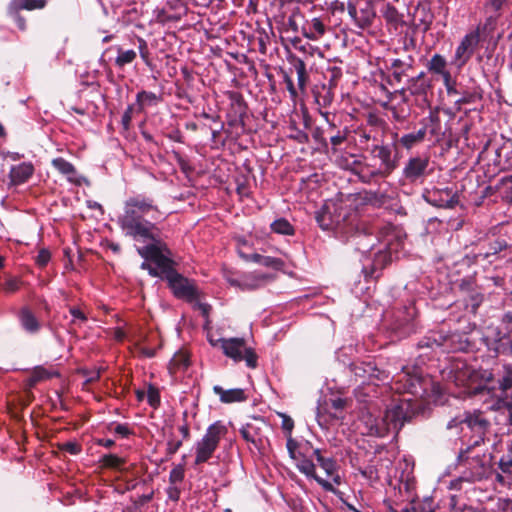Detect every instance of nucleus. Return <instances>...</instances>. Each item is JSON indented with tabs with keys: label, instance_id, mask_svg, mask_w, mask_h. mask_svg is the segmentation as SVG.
<instances>
[{
	"label": "nucleus",
	"instance_id": "9d476101",
	"mask_svg": "<svg viewBox=\"0 0 512 512\" xmlns=\"http://www.w3.org/2000/svg\"><path fill=\"white\" fill-rule=\"evenodd\" d=\"M347 12L353 25L363 30L370 28L376 18L372 0H348Z\"/></svg>",
	"mask_w": 512,
	"mask_h": 512
},
{
	"label": "nucleus",
	"instance_id": "4d7b16f0",
	"mask_svg": "<svg viewBox=\"0 0 512 512\" xmlns=\"http://www.w3.org/2000/svg\"><path fill=\"white\" fill-rule=\"evenodd\" d=\"M287 443H286V447H287V450H288V453H289V456L293 459V460H299V451H297V449L299 448V443L297 440H295L292 435H287Z\"/></svg>",
	"mask_w": 512,
	"mask_h": 512
},
{
	"label": "nucleus",
	"instance_id": "09e8293b",
	"mask_svg": "<svg viewBox=\"0 0 512 512\" xmlns=\"http://www.w3.org/2000/svg\"><path fill=\"white\" fill-rule=\"evenodd\" d=\"M138 44H139L138 50H139L141 59L143 60V62L145 63L146 66L152 67L150 51H149L148 44H147L146 40H144L143 38H138Z\"/></svg>",
	"mask_w": 512,
	"mask_h": 512
},
{
	"label": "nucleus",
	"instance_id": "423d86ee",
	"mask_svg": "<svg viewBox=\"0 0 512 512\" xmlns=\"http://www.w3.org/2000/svg\"><path fill=\"white\" fill-rule=\"evenodd\" d=\"M469 346L467 335L459 332L445 334L440 331H432L417 343V349L423 351L419 355L420 357L428 356L430 352L436 350L446 353L466 351Z\"/></svg>",
	"mask_w": 512,
	"mask_h": 512
},
{
	"label": "nucleus",
	"instance_id": "a18cd8bd",
	"mask_svg": "<svg viewBox=\"0 0 512 512\" xmlns=\"http://www.w3.org/2000/svg\"><path fill=\"white\" fill-rule=\"evenodd\" d=\"M260 265L276 271H282L285 267V262L281 258L264 256Z\"/></svg>",
	"mask_w": 512,
	"mask_h": 512
},
{
	"label": "nucleus",
	"instance_id": "69168bd1",
	"mask_svg": "<svg viewBox=\"0 0 512 512\" xmlns=\"http://www.w3.org/2000/svg\"><path fill=\"white\" fill-rule=\"evenodd\" d=\"M282 74H283V80L286 84V88H287V91L289 92L290 96L292 98H297L298 97V91H297V88L295 87L294 83H293V80L290 76L289 73H287L286 71H282Z\"/></svg>",
	"mask_w": 512,
	"mask_h": 512
},
{
	"label": "nucleus",
	"instance_id": "c85d7f7f",
	"mask_svg": "<svg viewBox=\"0 0 512 512\" xmlns=\"http://www.w3.org/2000/svg\"><path fill=\"white\" fill-rule=\"evenodd\" d=\"M229 100L231 101V114L235 118H239L240 120H243V118L247 114V104L242 96L241 93L236 91H229L227 93Z\"/></svg>",
	"mask_w": 512,
	"mask_h": 512
},
{
	"label": "nucleus",
	"instance_id": "3c124183",
	"mask_svg": "<svg viewBox=\"0 0 512 512\" xmlns=\"http://www.w3.org/2000/svg\"><path fill=\"white\" fill-rule=\"evenodd\" d=\"M441 77L443 79V84L449 96L459 94V91L457 90L456 87V80L452 78L450 72L444 73V75H442Z\"/></svg>",
	"mask_w": 512,
	"mask_h": 512
},
{
	"label": "nucleus",
	"instance_id": "f8f14e48",
	"mask_svg": "<svg viewBox=\"0 0 512 512\" xmlns=\"http://www.w3.org/2000/svg\"><path fill=\"white\" fill-rule=\"evenodd\" d=\"M430 159L428 156H413L405 163L402 170L403 179L410 183H422L426 176L429 175L428 167Z\"/></svg>",
	"mask_w": 512,
	"mask_h": 512
},
{
	"label": "nucleus",
	"instance_id": "0e129e2a",
	"mask_svg": "<svg viewBox=\"0 0 512 512\" xmlns=\"http://www.w3.org/2000/svg\"><path fill=\"white\" fill-rule=\"evenodd\" d=\"M51 259V253L48 249H41L36 256L35 262L40 268H44L47 266Z\"/></svg>",
	"mask_w": 512,
	"mask_h": 512
},
{
	"label": "nucleus",
	"instance_id": "7ed1b4c3",
	"mask_svg": "<svg viewBox=\"0 0 512 512\" xmlns=\"http://www.w3.org/2000/svg\"><path fill=\"white\" fill-rule=\"evenodd\" d=\"M137 252L142 258L149 260L161 269L168 287L176 298L188 302L198 299L199 292L195 281L184 277L176 271L174 260L165 255L167 253L165 248L159 249L155 245H145L137 248Z\"/></svg>",
	"mask_w": 512,
	"mask_h": 512
},
{
	"label": "nucleus",
	"instance_id": "f3484780",
	"mask_svg": "<svg viewBox=\"0 0 512 512\" xmlns=\"http://www.w3.org/2000/svg\"><path fill=\"white\" fill-rule=\"evenodd\" d=\"M415 58L407 55L405 58H396L391 61L390 70L392 71L391 77L388 79L390 85L400 83L403 77L408 76V72L414 68Z\"/></svg>",
	"mask_w": 512,
	"mask_h": 512
},
{
	"label": "nucleus",
	"instance_id": "5701e85b",
	"mask_svg": "<svg viewBox=\"0 0 512 512\" xmlns=\"http://www.w3.org/2000/svg\"><path fill=\"white\" fill-rule=\"evenodd\" d=\"M59 376L60 374L57 371L48 370L43 366H36L32 369L30 376L25 380V389L31 390L38 383Z\"/></svg>",
	"mask_w": 512,
	"mask_h": 512
},
{
	"label": "nucleus",
	"instance_id": "bf43d9fd",
	"mask_svg": "<svg viewBox=\"0 0 512 512\" xmlns=\"http://www.w3.org/2000/svg\"><path fill=\"white\" fill-rule=\"evenodd\" d=\"M134 112V105H128L121 118V125L125 132H128L131 127L132 115Z\"/></svg>",
	"mask_w": 512,
	"mask_h": 512
},
{
	"label": "nucleus",
	"instance_id": "a878e982",
	"mask_svg": "<svg viewBox=\"0 0 512 512\" xmlns=\"http://www.w3.org/2000/svg\"><path fill=\"white\" fill-rule=\"evenodd\" d=\"M213 392L219 396L223 403L243 402L247 399L244 390L241 388L225 390L221 386L215 385Z\"/></svg>",
	"mask_w": 512,
	"mask_h": 512
},
{
	"label": "nucleus",
	"instance_id": "a19ab883",
	"mask_svg": "<svg viewBox=\"0 0 512 512\" xmlns=\"http://www.w3.org/2000/svg\"><path fill=\"white\" fill-rule=\"evenodd\" d=\"M117 57L115 59V65L119 68L124 67L127 64H131L137 57L134 50H123L121 47H117Z\"/></svg>",
	"mask_w": 512,
	"mask_h": 512
},
{
	"label": "nucleus",
	"instance_id": "0eeeda50",
	"mask_svg": "<svg viewBox=\"0 0 512 512\" xmlns=\"http://www.w3.org/2000/svg\"><path fill=\"white\" fill-rule=\"evenodd\" d=\"M464 424L473 434L474 441L468 445L465 449H461L457 456V462L459 465L470 464L469 461L479 463L481 457L479 455L470 458L469 454L473 448L480 446L485 442L486 434L490 429V421L484 416L481 410L464 411L463 420Z\"/></svg>",
	"mask_w": 512,
	"mask_h": 512
},
{
	"label": "nucleus",
	"instance_id": "ea45409f",
	"mask_svg": "<svg viewBox=\"0 0 512 512\" xmlns=\"http://www.w3.org/2000/svg\"><path fill=\"white\" fill-rule=\"evenodd\" d=\"M100 463L103 468L121 470L126 463V459L115 454H105L102 456Z\"/></svg>",
	"mask_w": 512,
	"mask_h": 512
},
{
	"label": "nucleus",
	"instance_id": "412c9836",
	"mask_svg": "<svg viewBox=\"0 0 512 512\" xmlns=\"http://www.w3.org/2000/svg\"><path fill=\"white\" fill-rule=\"evenodd\" d=\"M34 166L31 162H23L11 167L9 178L12 184L21 185L26 183L34 174Z\"/></svg>",
	"mask_w": 512,
	"mask_h": 512
},
{
	"label": "nucleus",
	"instance_id": "7c9ffc66",
	"mask_svg": "<svg viewBox=\"0 0 512 512\" xmlns=\"http://www.w3.org/2000/svg\"><path fill=\"white\" fill-rule=\"evenodd\" d=\"M303 31L306 38L316 41L326 33V25L320 18L315 17L303 27Z\"/></svg>",
	"mask_w": 512,
	"mask_h": 512
},
{
	"label": "nucleus",
	"instance_id": "5fc2aeb1",
	"mask_svg": "<svg viewBox=\"0 0 512 512\" xmlns=\"http://www.w3.org/2000/svg\"><path fill=\"white\" fill-rule=\"evenodd\" d=\"M463 413L453 417L446 424V430L454 431L456 435H458L462 431V426L464 425Z\"/></svg>",
	"mask_w": 512,
	"mask_h": 512
},
{
	"label": "nucleus",
	"instance_id": "f03ea898",
	"mask_svg": "<svg viewBox=\"0 0 512 512\" xmlns=\"http://www.w3.org/2000/svg\"><path fill=\"white\" fill-rule=\"evenodd\" d=\"M398 133H393L391 143L373 144L368 148L372 159L378 160L379 165L354 160L352 171L361 182L370 184L378 179L389 177L399 166Z\"/></svg>",
	"mask_w": 512,
	"mask_h": 512
},
{
	"label": "nucleus",
	"instance_id": "4468645a",
	"mask_svg": "<svg viewBox=\"0 0 512 512\" xmlns=\"http://www.w3.org/2000/svg\"><path fill=\"white\" fill-rule=\"evenodd\" d=\"M387 236L389 237L386 240V249L387 250H379L373 259V262L370 266V268L364 267L362 269V273L364 274V278L366 281H369L370 279H378L380 277V271L384 269L388 264L392 261L391 256V245L393 239H398V236L394 233L387 232Z\"/></svg>",
	"mask_w": 512,
	"mask_h": 512
},
{
	"label": "nucleus",
	"instance_id": "13d9d810",
	"mask_svg": "<svg viewBox=\"0 0 512 512\" xmlns=\"http://www.w3.org/2000/svg\"><path fill=\"white\" fill-rule=\"evenodd\" d=\"M383 107L391 111L393 119L397 122H404L409 116V112H405L403 108L388 106L387 104H384Z\"/></svg>",
	"mask_w": 512,
	"mask_h": 512
},
{
	"label": "nucleus",
	"instance_id": "338daca9",
	"mask_svg": "<svg viewBox=\"0 0 512 512\" xmlns=\"http://www.w3.org/2000/svg\"><path fill=\"white\" fill-rule=\"evenodd\" d=\"M280 416L282 418L281 428L285 432V435H292V430L294 428L293 419L284 413L280 414Z\"/></svg>",
	"mask_w": 512,
	"mask_h": 512
},
{
	"label": "nucleus",
	"instance_id": "052dcab7",
	"mask_svg": "<svg viewBox=\"0 0 512 512\" xmlns=\"http://www.w3.org/2000/svg\"><path fill=\"white\" fill-rule=\"evenodd\" d=\"M236 283L242 290L252 291L260 288V284L256 283V281L252 278V274L245 276L242 281Z\"/></svg>",
	"mask_w": 512,
	"mask_h": 512
},
{
	"label": "nucleus",
	"instance_id": "c9c22d12",
	"mask_svg": "<svg viewBox=\"0 0 512 512\" xmlns=\"http://www.w3.org/2000/svg\"><path fill=\"white\" fill-rule=\"evenodd\" d=\"M447 61L440 54H434L431 59L427 63V69L429 72L437 75H444V73L449 72L446 69Z\"/></svg>",
	"mask_w": 512,
	"mask_h": 512
},
{
	"label": "nucleus",
	"instance_id": "6e6552de",
	"mask_svg": "<svg viewBox=\"0 0 512 512\" xmlns=\"http://www.w3.org/2000/svg\"><path fill=\"white\" fill-rule=\"evenodd\" d=\"M227 432V427L221 421H216L208 426L204 436L195 444V466L206 463L212 458L220 444L221 438Z\"/></svg>",
	"mask_w": 512,
	"mask_h": 512
},
{
	"label": "nucleus",
	"instance_id": "8fccbe9b",
	"mask_svg": "<svg viewBox=\"0 0 512 512\" xmlns=\"http://www.w3.org/2000/svg\"><path fill=\"white\" fill-rule=\"evenodd\" d=\"M166 455L171 457L174 455L182 446V440H175L174 432L171 430L168 436Z\"/></svg>",
	"mask_w": 512,
	"mask_h": 512
},
{
	"label": "nucleus",
	"instance_id": "603ef678",
	"mask_svg": "<svg viewBox=\"0 0 512 512\" xmlns=\"http://www.w3.org/2000/svg\"><path fill=\"white\" fill-rule=\"evenodd\" d=\"M508 244L505 240H495L489 244V250L484 254V258H488L491 255H496L499 252L505 250Z\"/></svg>",
	"mask_w": 512,
	"mask_h": 512
},
{
	"label": "nucleus",
	"instance_id": "49530a36",
	"mask_svg": "<svg viewBox=\"0 0 512 512\" xmlns=\"http://www.w3.org/2000/svg\"><path fill=\"white\" fill-rule=\"evenodd\" d=\"M185 477V468L182 464L176 465L169 474V483L170 485H175L177 483H181Z\"/></svg>",
	"mask_w": 512,
	"mask_h": 512
},
{
	"label": "nucleus",
	"instance_id": "bb28decb",
	"mask_svg": "<svg viewBox=\"0 0 512 512\" xmlns=\"http://www.w3.org/2000/svg\"><path fill=\"white\" fill-rule=\"evenodd\" d=\"M19 321L23 329L30 334L39 332L41 328L39 320L28 307L21 308L19 312Z\"/></svg>",
	"mask_w": 512,
	"mask_h": 512
},
{
	"label": "nucleus",
	"instance_id": "f257e3e1",
	"mask_svg": "<svg viewBox=\"0 0 512 512\" xmlns=\"http://www.w3.org/2000/svg\"><path fill=\"white\" fill-rule=\"evenodd\" d=\"M151 216L157 220L161 216L158 206L153 198L137 194L129 197L124 202L123 214L119 217V224L126 236L137 242H149L147 245H155L159 249L165 248L167 254H171L166 243L160 238V230L145 216Z\"/></svg>",
	"mask_w": 512,
	"mask_h": 512
},
{
	"label": "nucleus",
	"instance_id": "4be33fe9",
	"mask_svg": "<svg viewBox=\"0 0 512 512\" xmlns=\"http://www.w3.org/2000/svg\"><path fill=\"white\" fill-rule=\"evenodd\" d=\"M318 465L325 471L328 477L332 478V481L340 485L341 478L337 472V463L332 457H324L319 449H315L313 452Z\"/></svg>",
	"mask_w": 512,
	"mask_h": 512
},
{
	"label": "nucleus",
	"instance_id": "f704fd0d",
	"mask_svg": "<svg viewBox=\"0 0 512 512\" xmlns=\"http://www.w3.org/2000/svg\"><path fill=\"white\" fill-rule=\"evenodd\" d=\"M431 87V81H416L412 79H408L407 81V90L413 96L426 97Z\"/></svg>",
	"mask_w": 512,
	"mask_h": 512
},
{
	"label": "nucleus",
	"instance_id": "864d4df0",
	"mask_svg": "<svg viewBox=\"0 0 512 512\" xmlns=\"http://www.w3.org/2000/svg\"><path fill=\"white\" fill-rule=\"evenodd\" d=\"M508 0H490L489 3L487 4V6L491 7L493 9L494 12H496V16H490L487 21H486V24L485 26H488V25H492L494 24V22L496 21V18L500 15L499 12L500 10L502 9L503 5L507 2Z\"/></svg>",
	"mask_w": 512,
	"mask_h": 512
},
{
	"label": "nucleus",
	"instance_id": "37998d69",
	"mask_svg": "<svg viewBox=\"0 0 512 512\" xmlns=\"http://www.w3.org/2000/svg\"><path fill=\"white\" fill-rule=\"evenodd\" d=\"M410 509L413 510V512H435L431 498H425L422 501L413 499L410 502Z\"/></svg>",
	"mask_w": 512,
	"mask_h": 512
},
{
	"label": "nucleus",
	"instance_id": "393cba45",
	"mask_svg": "<svg viewBox=\"0 0 512 512\" xmlns=\"http://www.w3.org/2000/svg\"><path fill=\"white\" fill-rule=\"evenodd\" d=\"M421 129H425V135L429 132L433 138L440 140L444 136V133L441 127L439 113L437 111L430 112L429 116L422 120Z\"/></svg>",
	"mask_w": 512,
	"mask_h": 512
},
{
	"label": "nucleus",
	"instance_id": "cd10ccee",
	"mask_svg": "<svg viewBox=\"0 0 512 512\" xmlns=\"http://www.w3.org/2000/svg\"><path fill=\"white\" fill-rule=\"evenodd\" d=\"M495 164L502 169H512V141L504 142L495 151Z\"/></svg>",
	"mask_w": 512,
	"mask_h": 512
},
{
	"label": "nucleus",
	"instance_id": "4c0bfd02",
	"mask_svg": "<svg viewBox=\"0 0 512 512\" xmlns=\"http://www.w3.org/2000/svg\"><path fill=\"white\" fill-rule=\"evenodd\" d=\"M14 10H36L46 6V0H12Z\"/></svg>",
	"mask_w": 512,
	"mask_h": 512
},
{
	"label": "nucleus",
	"instance_id": "20e7f679",
	"mask_svg": "<svg viewBox=\"0 0 512 512\" xmlns=\"http://www.w3.org/2000/svg\"><path fill=\"white\" fill-rule=\"evenodd\" d=\"M315 220L323 230H333L344 235L351 234L357 245H360L361 241L368 237L364 233L355 231L357 215L342 205L325 204L315 212Z\"/></svg>",
	"mask_w": 512,
	"mask_h": 512
},
{
	"label": "nucleus",
	"instance_id": "9b49d317",
	"mask_svg": "<svg viewBox=\"0 0 512 512\" xmlns=\"http://www.w3.org/2000/svg\"><path fill=\"white\" fill-rule=\"evenodd\" d=\"M423 198L431 206L442 209H454L460 202L458 192L452 187H435L426 191Z\"/></svg>",
	"mask_w": 512,
	"mask_h": 512
},
{
	"label": "nucleus",
	"instance_id": "473e14b6",
	"mask_svg": "<svg viewBox=\"0 0 512 512\" xmlns=\"http://www.w3.org/2000/svg\"><path fill=\"white\" fill-rule=\"evenodd\" d=\"M425 140V129H419L415 132L397 137V145L400 144L403 148L410 150L413 147L421 144Z\"/></svg>",
	"mask_w": 512,
	"mask_h": 512
},
{
	"label": "nucleus",
	"instance_id": "680f3d73",
	"mask_svg": "<svg viewBox=\"0 0 512 512\" xmlns=\"http://www.w3.org/2000/svg\"><path fill=\"white\" fill-rule=\"evenodd\" d=\"M60 450L68 452L71 455H77L82 451V447L79 443L75 441H68L65 443H62L59 446Z\"/></svg>",
	"mask_w": 512,
	"mask_h": 512
},
{
	"label": "nucleus",
	"instance_id": "b1692460",
	"mask_svg": "<svg viewBox=\"0 0 512 512\" xmlns=\"http://www.w3.org/2000/svg\"><path fill=\"white\" fill-rule=\"evenodd\" d=\"M312 93L317 105L321 108L329 107L335 96V89L325 84H317L313 87Z\"/></svg>",
	"mask_w": 512,
	"mask_h": 512
},
{
	"label": "nucleus",
	"instance_id": "2f4dec72",
	"mask_svg": "<svg viewBox=\"0 0 512 512\" xmlns=\"http://www.w3.org/2000/svg\"><path fill=\"white\" fill-rule=\"evenodd\" d=\"M163 100L161 94L142 90L136 95V103L138 105V112H142L145 107L155 106Z\"/></svg>",
	"mask_w": 512,
	"mask_h": 512
},
{
	"label": "nucleus",
	"instance_id": "a211bd4d",
	"mask_svg": "<svg viewBox=\"0 0 512 512\" xmlns=\"http://www.w3.org/2000/svg\"><path fill=\"white\" fill-rule=\"evenodd\" d=\"M297 462L296 466L298 470L304 474L308 478H313L325 491L336 493V489L329 481L319 477L316 474L315 464L307 459L302 453H299V460H295Z\"/></svg>",
	"mask_w": 512,
	"mask_h": 512
},
{
	"label": "nucleus",
	"instance_id": "ddd939ff",
	"mask_svg": "<svg viewBox=\"0 0 512 512\" xmlns=\"http://www.w3.org/2000/svg\"><path fill=\"white\" fill-rule=\"evenodd\" d=\"M390 329L391 333L397 339H403L415 333L417 324L414 318V312L408 308L396 311L393 314Z\"/></svg>",
	"mask_w": 512,
	"mask_h": 512
},
{
	"label": "nucleus",
	"instance_id": "79ce46f5",
	"mask_svg": "<svg viewBox=\"0 0 512 512\" xmlns=\"http://www.w3.org/2000/svg\"><path fill=\"white\" fill-rule=\"evenodd\" d=\"M324 77L327 80V82L324 84L336 89V87L338 86L339 80L342 77V69L337 66L329 67L327 69Z\"/></svg>",
	"mask_w": 512,
	"mask_h": 512
},
{
	"label": "nucleus",
	"instance_id": "de8ad7c7",
	"mask_svg": "<svg viewBox=\"0 0 512 512\" xmlns=\"http://www.w3.org/2000/svg\"><path fill=\"white\" fill-rule=\"evenodd\" d=\"M8 14L9 16H11L14 21L16 22V25L17 27L21 30V31H25L26 28H27V25H26V20L25 18L20 14V12L22 10H14L13 9V3L10 2L9 5H8Z\"/></svg>",
	"mask_w": 512,
	"mask_h": 512
},
{
	"label": "nucleus",
	"instance_id": "58836bf2",
	"mask_svg": "<svg viewBox=\"0 0 512 512\" xmlns=\"http://www.w3.org/2000/svg\"><path fill=\"white\" fill-rule=\"evenodd\" d=\"M271 230L274 233L281 234V235H294L295 229L291 225V223L285 219V218H279L273 221L270 225Z\"/></svg>",
	"mask_w": 512,
	"mask_h": 512
},
{
	"label": "nucleus",
	"instance_id": "6ab92c4d",
	"mask_svg": "<svg viewBox=\"0 0 512 512\" xmlns=\"http://www.w3.org/2000/svg\"><path fill=\"white\" fill-rule=\"evenodd\" d=\"M491 348L497 355L512 356V331L497 330Z\"/></svg>",
	"mask_w": 512,
	"mask_h": 512
},
{
	"label": "nucleus",
	"instance_id": "2eb2a0df",
	"mask_svg": "<svg viewBox=\"0 0 512 512\" xmlns=\"http://www.w3.org/2000/svg\"><path fill=\"white\" fill-rule=\"evenodd\" d=\"M480 41L479 28L464 36L454 55V64L461 69L471 59Z\"/></svg>",
	"mask_w": 512,
	"mask_h": 512
},
{
	"label": "nucleus",
	"instance_id": "e2e57ef3",
	"mask_svg": "<svg viewBox=\"0 0 512 512\" xmlns=\"http://www.w3.org/2000/svg\"><path fill=\"white\" fill-rule=\"evenodd\" d=\"M498 467L505 474L512 473V452H509L507 456L501 457Z\"/></svg>",
	"mask_w": 512,
	"mask_h": 512
},
{
	"label": "nucleus",
	"instance_id": "1a4fd4ad",
	"mask_svg": "<svg viewBox=\"0 0 512 512\" xmlns=\"http://www.w3.org/2000/svg\"><path fill=\"white\" fill-rule=\"evenodd\" d=\"M217 342H220V347L225 356L231 358L235 362L245 361L246 365L255 369L257 367L258 356L253 348L247 347L244 338H219Z\"/></svg>",
	"mask_w": 512,
	"mask_h": 512
},
{
	"label": "nucleus",
	"instance_id": "39448f33",
	"mask_svg": "<svg viewBox=\"0 0 512 512\" xmlns=\"http://www.w3.org/2000/svg\"><path fill=\"white\" fill-rule=\"evenodd\" d=\"M418 413L416 403L410 399H399L387 407L381 424L371 426L370 435L385 437L390 431L396 434L405 423L410 422Z\"/></svg>",
	"mask_w": 512,
	"mask_h": 512
},
{
	"label": "nucleus",
	"instance_id": "6e6d98bb",
	"mask_svg": "<svg viewBox=\"0 0 512 512\" xmlns=\"http://www.w3.org/2000/svg\"><path fill=\"white\" fill-rule=\"evenodd\" d=\"M22 284L23 282L19 278L13 277L7 279L3 284L2 288L4 292L12 294L17 292L21 288Z\"/></svg>",
	"mask_w": 512,
	"mask_h": 512
},
{
	"label": "nucleus",
	"instance_id": "774afa93",
	"mask_svg": "<svg viewBox=\"0 0 512 512\" xmlns=\"http://www.w3.org/2000/svg\"><path fill=\"white\" fill-rule=\"evenodd\" d=\"M172 364L176 366L177 368L180 367H188L189 366V358L184 353H178L176 354L172 359Z\"/></svg>",
	"mask_w": 512,
	"mask_h": 512
},
{
	"label": "nucleus",
	"instance_id": "c756f323",
	"mask_svg": "<svg viewBox=\"0 0 512 512\" xmlns=\"http://www.w3.org/2000/svg\"><path fill=\"white\" fill-rule=\"evenodd\" d=\"M381 13L386 24L393 27L394 29H397L404 23L403 14L400 13L398 9L391 3L384 4L381 9Z\"/></svg>",
	"mask_w": 512,
	"mask_h": 512
},
{
	"label": "nucleus",
	"instance_id": "72a5a7b5",
	"mask_svg": "<svg viewBox=\"0 0 512 512\" xmlns=\"http://www.w3.org/2000/svg\"><path fill=\"white\" fill-rule=\"evenodd\" d=\"M52 166L66 176L68 181L75 182L76 168L72 163L62 157H57L52 160Z\"/></svg>",
	"mask_w": 512,
	"mask_h": 512
},
{
	"label": "nucleus",
	"instance_id": "aec40b11",
	"mask_svg": "<svg viewBox=\"0 0 512 512\" xmlns=\"http://www.w3.org/2000/svg\"><path fill=\"white\" fill-rule=\"evenodd\" d=\"M287 61L297 74L298 89L304 93L309 82V74L306 69V63L293 53L288 54Z\"/></svg>",
	"mask_w": 512,
	"mask_h": 512
},
{
	"label": "nucleus",
	"instance_id": "e433bc0d",
	"mask_svg": "<svg viewBox=\"0 0 512 512\" xmlns=\"http://www.w3.org/2000/svg\"><path fill=\"white\" fill-rule=\"evenodd\" d=\"M497 383L499 390L504 393L512 389V364H504L502 366V373L499 376Z\"/></svg>",
	"mask_w": 512,
	"mask_h": 512
},
{
	"label": "nucleus",
	"instance_id": "dca6fc26",
	"mask_svg": "<svg viewBox=\"0 0 512 512\" xmlns=\"http://www.w3.org/2000/svg\"><path fill=\"white\" fill-rule=\"evenodd\" d=\"M254 420V422H248L243 425L239 432L247 443L252 444L256 449H260L263 445L262 428L266 424L261 418H255Z\"/></svg>",
	"mask_w": 512,
	"mask_h": 512
},
{
	"label": "nucleus",
	"instance_id": "c03bdc74",
	"mask_svg": "<svg viewBox=\"0 0 512 512\" xmlns=\"http://www.w3.org/2000/svg\"><path fill=\"white\" fill-rule=\"evenodd\" d=\"M147 402L148 404L157 409L161 404L160 392L159 389L153 384H149L147 388Z\"/></svg>",
	"mask_w": 512,
	"mask_h": 512
}]
</instances>
